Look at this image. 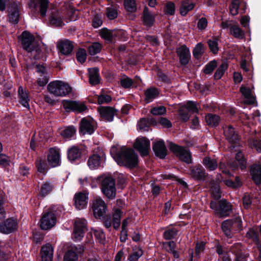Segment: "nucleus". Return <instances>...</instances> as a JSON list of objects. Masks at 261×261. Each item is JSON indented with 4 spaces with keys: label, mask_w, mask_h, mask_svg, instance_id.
<instances>
[{
    "label": "nucleus",
    "mask_w": 261,
    "mask_h": 261,
    "mask_svg": "<svg viewBox=\"0 0 261 261\" xmlns=\"http://www.w3.org/2000/svg\"><path fill=\"white\" fill-rule=\"evenodd\" d=\"M110 153L113 158L120 166L133 168L138 164V155L130 148H122L117 151L115 147H112Z\"/></svg>",
    "instance_id": "f257e3e1"
},
{
    "label": "nucleus",
    "mask_w": 261,
    "mask_h": 261,
    "mask_svg": "<svg viewBox=\"0 0 261 261\" xmlns=\"http://www.w3.org/2000/svg\"><path fill=\"white\" fill-rule=\"evenodd\" d=\"M19 38L23 49L36 58L41 50L39 42L34 36L28 31H24Z\"/></svg>",
    "instance_id": "f03ea898"
},
{
    "label": "nucleus",
    "mask_w": 261,
    "mask_h": 261,
    "mask_svg": "<svg viewBox=\"0 0 261 261\" xmlns=\"http://www.w3.org/2000/svg\"><path fill=\"white\" fill-rule=\"evenodd\" d=\"M48 92L56 97H64L71 93L72 88L69 84L62 81H54L47 85Z\"/></svg>",
    "instance_id": "7ed1b4c3"
},
{
    "label": "nucleus",
    "mask_w": 261,
    "mask_h": 261,
    "mask_svg": "<svg viewBox=\"0 0 261 261\" xmlns=\"http://www.w3.org/2000/svg\"><path fill=\"white\" fill-rule=\"evenodd\" d=\"M101 191L109 199H113L116 196V187L114 178L109 176H105L101 181Z\"/></svg>",
    "instance_id": "20e7f679"
},
{
    "label": "nucleus",
    "mask_w": 261,
    "mask_h": 261,
    "mask_svg": "<svg viewBox=\"0 0 261 261\" xmlns=\"http://www.w3.org/2000/svg\"><path fill=\"white\" fill-rule=\"evenodd\" d=\"M210 207L215 211V214L219 217H226L229 215L231 211V205L225 199L220 200L218 204L215 201H212Z\"/></svg>",
    "instance_id": "39448f33"
},
{
    "label": "nucleus",
    "mask_w": 261,
    "mask_h": 261,
    "mask_svg": "<svg viewBox=\"0 0 261 261\" xmlns=\"http://www.w3.org/2000/svg\"><path fill=\"white\" fill-rule=\"evenodd\" d=\"M242 221L239 218L226 220L222 224V229L228 238L232 237V233L238 231L241 227Z\"/></svg>",
    "instance_id": "423d86ee"
},
{
    "label": "nucleus",
    "mask_w": 261,
    "mask_h": 261,
    "mask_svg": "<svg viewBox=\"0 0 261 261\" xmlns=\"http://www.w3.org/2000/svg\"><path fill=\"white\" fill-rule=\"evenodd\" d=\"M91 208L94 216L96 218L101 219L105 217L107 211V206L101 198H95L92 202Z\"/></svg>",
    "instance_id": "0eeeda50"
},
{
    "label": "nucleus",
    "mask_w": 261,
    "mask_h": 261,
    "mask_svg": "<svg viewBox=\"0 0 261 261\" xmlns=\"http://www.w3.org/2000/svg\"><path fill=\"white\" fill-rule=\"evenodd\" d=\"M169 149L181 161L187 164L192 163V156L187 149L181 147L175 144L171 143Z\"/></svg>",
    "instance_id": "6e6552de"
},
{
    "label": "nucleus",
    "mask_w": 261,
    "mask_h": 261,
    "mask_svg": "<svg viewBox=\"0 0 261 261\" xmlns=\"http://www.w3.org/2000/svg\"><path fill=\"white\" fill-rule=\"evenodd\" d=\"M96 126V122L92 117H84L80 122V132L83 135H91L94 132Z\"/></svg>",
    "instance_id": "1a4fd4ad"
},
{
    "label": "nucleus",
    "mask_w": 261,
    "mask_h": 261,
    "mask_svg": "<svg viewBox=\"0 0 261 261\" xmlns=\"http://www.w3.org/2000/svg\"><path fill=\"white\" fill-rule=\"evenodd\" d=\"M63 106L67 112L73 111L77 113H82L87 110L86 105L81 101L64 100L63 101Z\"/></svg>",
    "instance_id": "9d476101"
},
{
    "label": "nucleus",
    "mask_w": 261,
    "mask_h": 261,
    "mask_svg": "<svg viewBox=\"0 0 261 261\" xmlns=\"http://www.w3.org/2000/svg\"><path fill=\"white\" fill-rule=\"evenodd\" d=\"M86 221L84 219H76L74 223V228L73 233V239L75 241H80L84 237L86 230Z\"/></svg>",
    "instance_id": "9b49d317"
},
{
    "label": "nucleus",
    "mask_w": 261,
    "mask_h": 261,
    "mask_svg": "<svg viewBox=\"0 0 261 261\" xmlns=\"http://www.w3.org/2000/svg\"><path fill=\"white\" fill-rule=\"evenodd\" d=\"M56 223V217L53 212L45 213L40 219L39 224L42 229L47 230L52 228Z\"/></svg>",
    "instance_id": "f8f14e48"
},
{
    "label": "nucleus",
    "mask_w": 261,
    "mask_h": 261,
    "mask_svg": "<svg viewBox=\"0 0 261 261\" xmlns=\"http://www.w3.org/2000/svg\"><path fill=\"white\" fill-rule=\"evenodd\" d=\"M134 147L138 150L141 155L146 156L150 150V141L146 138H138L134 144Z\"/></svg>",
    "instance_id": "ddd939ff"
},
{
    "label": "nucleus",
    "mask_w": 261,
    "mask_h": 261,
    "mask_svg": "<svg viewBox=\"0 0 261 261\" xmlns=\"http://www.w3.org/2000/svg\"><path fill=\"white\" fill-rule=\"evenodd\" d=\"M88 202V194L79 192L74 195V204L76 209L81 210L85 208L87 206Z\"/></svg>",
    "instance_id": "4468645a"
},
{
    "label": "nucleus",
    "mask_w": 261,
    "mask_h": 261,
    "mask_svg": "<svg viewBox=\"0 0 261 261\" xmlns=\"http://www.w3.org/2000/svg\"><path fill=\"white\" fill-rule=\"evenodd\" d=\"M105 159L103 151H99L98 154H93L89 158L88 165L91 169H95L101 165Z\"/></svg>",
    "instance_id": "2eb2a0df"
},
{
    "label": "nucleus",
    "mask_w": 261,
    "mask_h": 261,
    "mask_svg": "<svg viewBox=\"0 0 261 261\" xmlns=\"http://www.w3.org/2000/svg\"><path fill=\"white\" fill-rule=\"evenodd\" d=\"M17 229V222L16 220L10 218L4 223L0 224V232L4 234L13 232Z\"/></svg>",
    "instance_id": "dca6fc26"
},
{
    "label": "nucleus",
    "mask_w": 261,
    "mask_h": 261,
    "mask_svg": "<svg viewBox=\"0 0 261 261\" xmlns=\"http://www.w3.org/2000/svg\"><path fill=\"white\" fill-rule=\"evenodd\" d=\"M48 0H31L29 3L30 8H36L39 7V14L42 17L46 16V12L48 7Z\"/></svg>",
    "instance_id": "f3484780"
},
{
    "label": "nucleus",
    "mask_w": 261,
    "mask_h": 261,
    "mask_svg": "<svg viewBox=\"0 0 261 261\" xmlns=\"http://www.w3.org/2000/svg\"><path fill=\"white\" fill-rule=\"evenodd\" d=\"M176 53L181 65H187L190 60L191 55L189 49L185 45H181L176 49Z\"/></svg>",
    "instance_id": "a211bd4d"
},
{
    "label": "nucleus",
    "mask_w": 261,
    "mask_h": 261,
    "mask_svg": "<svg viewBox=\"0 0 261 261\" xmlns=\"http://www.w3.org/2000/svg\"><path fill=\"white\" fill-rule=\"evenodd\" d=\"M190 175L198 180H204L207 174L202 166L200 165L192 166L189 171Z\"/></svg>",
    "instance_id": "6ab92c4d"
},
{
    "label": "nucleus",
    "mask_w": 261,
    "mask_h": 261,
    "mask_svg": "<svg viewBox=\"0 0 261 261\" xmlns=\"http://www.w3.org/2000/svg\"><path fill=\"white\" fill-rule=\"evenodd\" d=\"M98 111L101 117L107 121H112L116 114V110L111 107H100Z\"/></svg>",
    "instance_id": "aec40b11"
},
{
    "label": "nucleus",
    "mask_w": 261,
    "mask_h": 261,
    "mask_svg": "<svg viewBox=\"0 0 261 261\" xmlns=\"http://www.w3.org/2000/svg\"><path fill=\"white\" fill-rule=\"evenodd\" d=\"M49 165L52 167H56L60 164V155L59 150L55 148L49 149L47 156Z\"/></svg>",
    "instance_id": "412c9836"
},
{
    "label": "nucleus",
    "mask_w": 261,
    "mask_h": 261,
    "mask_svg": "<svg viewBox=\"0 0 261 261\" xmlns=\"http://www.w3.org/2000/svg\"><path fill=\"white\" fill-rule=\"evenodd\" d=\"M57 47L62 54L67 55L72 52L73 45L68 40H60L58 42Z\"/></svg>",
    "instance_id": "4be33fe9"
},
{
    "label": "nucleus",
    "mask_w": 261,
    "mask_h": 261,
    "mask_svg": "<svg viewBox=\"0 0 261 261\" xmlns=\"http://www.w3.org/2000/svg\"><path fill=\"white\" fill-rule=\"evenodd\" d=\"M84 251L83 248L79 249L76 246H72L65 254L64 261H76L77 254L81 253Z\"/></svg>",
    "instance_id": "5701e85b"
},
{
    "label": "nucleus",
    "mask_w": 261,
    "mask_h": 261,
    "mask_svg": "<svg viewBox=\"0 0 261 261\" xmlns=\"http://www.w3.org/2000/svg\"><path fill=\"white\" fill-rule=\"evenodd\" d=\"M153 149L157 156L162 159L165 158L167 150L163 140L156 142L153 146Z\"/></svg>",
    "instance_id": "b1692460"
},
{
    "label": "nucleus",
    "mask_w": 261,
    "mask_h": 261,
    "mask_svg": "<svg viewBox=\"0 0 261 261\" xmlns=\"http://www.w3.org/2000/svg\"><path fill=\"white\" fill-rule=\"evenodd\" d=\"M54 249L49 244H46L42 247L41 255L42 261H52Z\"/></svg>",
    "instance_id": "393cba45"
},
{
    "label": "nucleus",
    "mask_w": 261,
    "mask_h": 261,
    "mask_svg": "<svg viewBox=\"0 0 261 261\" xmlns=\"http://www.w3.org/2000/svg\"><path fill=\"white\" fill-rule=\"evenodd\" d=\"M224 134L226 139L230 142L236 143L239 140V136L234 128L231 125L224 127Z\"/></svg>",
    "instance_id": "a878e982"
},
{
    "label": "nucleus",
    "mask_w": 261,
    "mask_h": 261,
    "mask_svg": "<svg viewBox=\"0 0 261 261\" xmlns=\"http://www.w3.org/2000/svg\"><path fill=\"white\" fill-rule=\"evenodd\" d=\"M50 24L54 27H61L64 24L63 17L58 11H53L49 16Z\"/></svg>",
    "instance_id": "bb28decb"
},
{
    "label": "nucleus",
    "mask_w": 261,
    "mask_h": 261,
    "mask_svg": "<svg viewBox=\"0 0 261 261\" xmlns=\"http://www.w3.org/2000/svg\"><path fill=\"white\" fill-rule=\"evenodd\" d=\"M252 179L256 185H261V157L259 164L255 165L251 171Z\"/></svg>",
    "instance_id": "cd10ccee"
},
{
    "label": "nucleus",
    "mask_w": 261,
    "mask_h": 261,
    "mask_svg": "<svg viewBox=\"0 0 261 261\" xmlns=\"http://www.w3.org/2000/svg\"><path fill=\"white\" fill-rule=\"evenodd\" d=\"M89 82L92 85L99 84L100 76L99 69L97 67L89 68L88 69Z\"/></svg>",
    "instance_id": "c85d7f7f"
},
{
    "label": "nucleus",
    "mask_w": 261,
    "mask_h": 261,
    "mask_svg": "<svg viewBox=\"0 0 261 261\" xmlns=\"http://www.w3.org/2000/svg\"><path fill=\"white\" fill-rule=\"evenodd\" d=\"M240 92L245 98V103L252 104L255 102V98L252 95L251 90L249 88L242 86L240 88Z\"/></svg>",
    "instance_id": "c756f323"
},
{
    "label": "nucleus",
    "mask_w": 261,
    "mask_h": 261,
    "mask_svg": "<svg viewBox=\"0 0 261 261\" xmlns=\"http://www.w3.org/2000/svg\"><path fill=\"white\" fill-rule=\"evenodd\" d=\"M18 95L20 103L25 108L29 109L30 105L29 101L30 100L28 97V93L24 91L22 87H19L18 88Z\"/></svg>",
    "instance_id": "7c9ffc66"
},
{
    "label": "nucleus",
    "mask_w": 261,
    "mask_h": 261,
    "mask_svg": "<svg viewBox=\"0 0 261 261\" xmlns=\"http://www.w3.org/2000/svg\"><path fill=\"white\" fill-rule=\"evenodd\" d=\"M202 164L209 171H214L218 167V162L215 159L205 156L203 158Z\"/></svg>",
    "instance_id": "2f4dec72"
},
{
    "label": "nucleus",
    "mask_w": 261,
    "mask_h": 261,
    "mask_svg": "<svg viewBox=\"0 0 261 261\" xmlns=\"http://www.w3.org/2000/svg\"><path fill=\"white\" fill-rule=\"evenodd\" d=\"M230 249L236 255L235 261H244L246 255L242 253L240 244H236L231 247Z\"/></svg>",
    "instance_id": "473e14b6"
},
{
    "label": "nucleus",
    "mask_w": 261,
    "mask_h": 261,
    "mask_svg": "<svg viewBox=\"0 0 261 261\" xmlns=\"http://www.w3.org/2000/svg\"><path fill=\"white\" fill-rule=\"evenodd\" d=\"M20 7L17 5H14L12 6L10 10V14L9 16V21L14 23H17L19 17Z\"/></svg>",
    "instance_id": "72a5a7b5"
},
{
    "label": "nucleus",
    "mask_w": 261,
    "mask_h": 261,
    "mask_svg": "<svg viewBox=\"0 0 261 261\" xmlns=\"http://www.w3.org/2000/svg\"><path fill=\"white\" fill-rule=\"evenodd\" d=\"M81 152L80 149L76 146H72L68 150V159L73 162L80 158Z\"/></svg>",
    "instance_id": "f704fd0d"
},
{
    "label": "nucleus",
    "mask_w": 261,
    "mask_h": 261,
    "mask_svg": "<svg viewBox=\"0 0 261 261\" xmlns=\"http://www.w3.org/2000/svg\"><path fill=\"white\" fill-rule=\"evenodd\" d=\"M195 7V4L190 0L183 1L180 8V13L182 16H185L189 11L192 10Z\"/></svg>",
    "instance_id": "c9c22d12"
},
{
    "label": "nucleus",
    "mask_w": 261,
    "mask_h": 261,
    "mask_svg": "<svg viewBox=\"0 0 261 261\" xmlns=\"http://www.w3.org/2000/svg\"><path fill=\"white\" fill-rule=\"evenodd\" d=\"M159 94L158 90L155 88L147 89L145 92V101L147 103L151 102Z\"/></svg>",
    "instance_id": "e433bc0d"
},
{
    "label": "nucleus",
    "mask_w": 261,
    "mask_h": 261,
    "mask_svg": "<svg viewBox=\"0 0 261 261\" xmlns=\"http://www.w3.org/2000/svg\"><path fill=\"white\" fill-rule=\"evenodd\" d=\"M154 15L151 14L145 7L143 11V22L147 27H150L154 23Z\"/></svg>",
    "instance_id": "4c0bfd02"
},
{
    "label": "nucleus",
    "mask_w": 261,
    "mask_h": 261,
    "mask_svg": "<svg viewBox=\"0 0 261 261\" xmlns=\"http://www.w3.org/2000/svg\"><path fill=\"white\" fill-rule=\"evenodd\" d=\"M230 33L234 38L237 39H243L245 37L244 31L237 24H233L230 26Z\"/></svg>",
    "instance_id": "58836bf2"
},
{
    "label": "nucleus",
    "mask_w": 261,
    "mask_h": 261,
    "mask_svg": "<svg viewBox=\"0 0 261 261\" xmlns=\"http://www.w3.org/2000/svg\"><path fill=\"white\" fill-rule=\"evenodd\" d=\"M75 133V128L73 126H70L62 130L61 135L64 138L71 139L74 137Z\"/></svg>",
    "instance_id": "ea45409f"
},
{
    "label": "nucleus",
    "mask_w": 261,
    "mask_h": 261,
    "mask_svg": "<svg viewBox=\"0 0 261 261\" xmlns=\"http://www.w3.org/2000/svg\"><path fill=\"white\" fill-rule=\"evenodd\" d=\"M220 120V117L215 114H208L205 116V121L207 125L212 126H216Z\"/></svg>",
    "instance_id": "a19ab883"
},
{
    "label": "nucleus",
    "mask_w": 261,
    "mask_h": 261,
    "mask_svg": "<svg viewBox=\"0 0 261 261\" xmlns=\"http://www.w3.org/2000/svg\"><path fill=\"white\" fill-rule=\"evenodd\" d=\"M122 212L119 209H116L114 211L113 216V225L115 229L119 228L120 224V219Z\"/></svg>",
    "instance_id": "79ce46f5"
},
{
    "label": "nucleus",
    "mask_w": 261,
    "mask_h": 261,
    "mask_svg": "<svg viewBox=\"0 0 261 261\" xmlns=\"http://www.w3.org/2000/svg\"><path fill=\"white\" fill-rule=\"evenodd\" d=\"M100 37L106 41L111 42L113 38V32L107 29H102L100 32Z\"/></svg>",
    "instance_id": "37998d69"
},
{
    "label": "nucleus",
    "mask_w": 261,
    "mask_h": 261,
    "mask_svg": "<svg viewBox=\"0 0 261 261\" xmlns=\"http://www.w3.org/2000/svg\"><path fill=\"white\" fill-rule=\"evenodd\" d=\"M189 112L192 113H198L200 106L198 103L192 101H188L184 106Z\"/></svg>",
    "instance_id": "c03bdc74"
},
{
    "label": "nucleus",
    "mask_w": 261,
    "mask_h": 261,
    "mask_svg": "<svg viewBox=\"0 0 261 261\" xmlns=\"http://www.w3.org/2000/svg\"><path fill=\"white\" fill-rule=\"evenodd\" d=\"M36 165L38 172L44 174L46 173L47 165L44 160L38 159L36 161Z\"/></svg>",
    "instance_id": "a18cd8bd"
},
{
    "label": "nucleus",
    "mask_w": 261,
    "mask_h": 261,
    "mask_svg": "<svg viewBox=\"0 0 261 261\" xmlns=\"http://www.w3.org/2000/svg\"><path fill=\"white\" fill-rule=\"evenodd\" d=\"M124 6L126 11L129 12H134L137 9L134 0H124Z\"/></svg>",
    "instance_id": "49530a36"
},
{
    "label": "nucleus",
    "mask_w": 261,
    "mask_h": 261,
    "mask_svg": "<svg viewBox=\"0 0 261 261\" xmlns=\"http://www.w3.org/2000/svg\"><path fill=\"white\" fill-rule=\"evenodd\" d=\"M101 49V45L98 42H94L89 46L88 50L91 55L99 53Z\"/></svg>",
    "instance_id": "de8ad7c7"
},
{
    "label": "nucleus",
    "mask_w": 261,
    "mask_h": 261,
    "mask_svg": "<svg viewBox=\"0 0 261 261\" xmlns=\"http://www.w3.org/2000/svg\"><path fill=\"white\" fill-rule=\"evenodd\" d=\"M228 67L226 63H223L220 67L217 69L214 74V78L217 80L220 79L224 74L225 71Z\"/></svg>",
    "instance_id": "09e8293b"
},
{
    "label": "nucleus",
    "mask_w": 261,
    "mask_h": 261,
    "mask_svg": "<svg viewBox=\"0 0 261 261\" xmlns=\"http://www.w3.org/2000/svg\"><path fill=\"white\" fill-rule=\"evenodd\" d=\"M143 255L142 250L139 248L133 249V252L128 258L129 261H137Z\"/></svg>",
    "instance_id": "8fccbe9b"
},
{
    "label": "nucleus",
    "mask_w": 261,
    "mask_h": 261,
    "mask_svg": "<svg viewBox=\"0 0 261 261\" xmlns=\"http://www.w3.org/2000/svg\"><path fill=\"white\" fill-rule=\"evenodd\" d=\"M240 4V0H231V2L229 6V10L232 15H236L238 13V9Z\"/></svg>",
    "instance_id": "3c124183"
},
{
    "label": "nucleus",
    "mask_w": 261,
    "mask_h": 261,
    "mask_svg": "<svg viewBox=\"0 0 261 261\" xmlns=\"http://www.w3.org/2000/svg\"><path fill=\"white\" fill-rule=\"evenodd\" d=\"M224 182L227 187L232 188H238L241 186V182L238 176L236 177L234 181L231 179H225Z\"/></svg>",
    "instance_id": "603ef678"
},
{
    "label": "nucleus",
    "mask_w": 261,
    "mask_h": 261,
    "mask_svg": "<svg viewBox=\"0 0 261 261\" xmlns=\"http://www.w3.org/2000/svg\"><path fill=\"white\" fill-rule=\"evenodd\" d=\"M207 43L211 51H212L215 54H217L218 51V39L216 38H213L208 40Z\"/></svg>",
    "instance_id": "864d4df0"
},
{
    "label": "nucleus",
    "mask_w": 261,
    "mask_h": 261,
    "mask_svg": "<svg viewBox=\"0 0 261 261\" xmlns=\"http://www.w3.org/2000/svg\"><path fill=\"white\" fill-rule=\"evenodd\" d=\"M92 233L100 243H103L104 240L105 239V234L101 229H93Z\"/></svg>",
    "instance_id": "5fc2aeb1"
},
{
    "label": "nucleus",
    "mask_w": 261,
    "mask_h": 261,
    "mask_svg": "<svg viewBox=\"0 0 261 261\" xmlns=\"http://www.w3.org/2000/svg\"><path fill=\"white\" fill-rule=\"evenodd\" d=\"M204 48L203 45L201 43H199L194 48L193 54L195 58H198L204 53Z\"/></svg>",
    "instance_id": "6e6d98bb"
},
{
    "label": "nucleus",
    "mask_w": 261,
    "mask_h": 261,
    "mask_svg": "<svg viewBox=\"0 0 261 261\" xmlns=\"http://www.w3.org/2000/svg\"><path fill=\"white\" fill-rule=\"evenodd\" d=\"M52 190V186L48 182H44L41 188L40 195L42 196H45Z\"/></svg>",
    "instance_id": "4d7b16f0"
},
{
    "label": "nucleus",
    "mask_w": 261,
    "mask_h": 261,
    "mask_svg": "<svg viewBox=\"0 0 261 261\" xmlns=\"http://www.w3.org/2000/svg\"><path fill=\"white\" fill-rule=\"evenodd\" d=\"M150 112L153 115H163L166 114V109L164 106L155 107L151 109Z\"/></svg>",
    "instance_id": "13d9d810"
},
{
    "label": "nucleus",
    "mask_w": 261,
    "mask_h": 261,
    "mask_svg": "<svg viewBox=\"0 0 261 261\" xmlns=\"http://www.w3.org/2000/svg\"><path fill=\"white\" fill-rule=\"evenodd\" d=\"M179 115L184 121H187L190 118L189 111L184 106L180 107L179 109Z\"/></svg>",
    "instance_id": "bf43d9fd"
},
{
    "label": "nucleus",
    "mask_w": 261,
    "mask_h": 261,
    "mask_svg": "<svg viewBox=\"0 0 261 261\" xmlns=\"http://www.w3.org/2000/svg\"><path fill=\"white\" fill-rule=\"evenodd\" d=\"M236 159L238 162L240 168L242 169H244L246 167V162L245 160L243 153L242 152H238L236 155Z\"/></svg>",
    "instance_id": "052dcab7"
},
{
    "label": "nucleus",
    "mask_w": 261,
    "mask_h": 261,
    "mask_svg": "<svg viewBox=\"0 0 261 261\" xmlns=\"http://www.w3.org/2000/svg\"><path fill=\"white\" fill-rule=\"evenodd\" d=\"M177 233V230L174 228H172L164 232V237L166 240H170L176 237Z\"/></svg>",
    "instance_id": "680f3d73"
},
{
    "label": "nucleus",
    "mask_w": 261,
    "mask_h": 261,
    "mask_svg": "<svg viewBox=\"0 0 261 261\" xmlns=\"http://www.w3.org/2000/svg\"><path fill=\"white\" fill-rule=\"evenodd\" d=\"M87 58L86 51L84 49H80L76 54V59L77 61L83 63L85 62Z\"/></svg>",
    "instance_id": "e2e57ef3"
},
{
    "label": "nucleus",
    "mask_w": 261,
    "mask_h": 261,
    "mask_svg": "<svg viewBox=\"0 0 261 261\" xmlns=\"http://www.w3.org/2000/svg\"><path fill=\"white\" fill-rule=\"evenodd\" d=\"M149 122L144 118L141 119L138 123V128L141 131L148 130Z\"/></svg>",
    "instance_id": "0e129e2a"
},
{
    "label": "nucleus",
    "mask_w": 261,
    "mask_h": 261,
    "mask_svg": "<svg viewBox=\"0 0 261 261\" xmlns=\"http://www.w3.org/2000/svg\"><path fill=\"white\" fill-rule=\"evenodd\" d=\"M216 66V62L215 61H212L205 66L203 71L205 74H210L213 72Z\"/></svg>",
    "instance_id": "69168bd1"
},
{
    "label": "nucleus",
    "mask_w": 261,
    "mask_h": 261,
    "mask_svg": "<svg viewBox=\"0 0 261 261\" xmlns=\"http://www.w3.org/2000/svg\"><path fill=\"white\" fill-rule=\"evenodd\" d=\"M133 83L132 80L126 76L123 77L120 81L121 85L124 88H130Z\"/></svg>",
    "instance_id": "338daca9"
},
{
    "label": "nucleus",
    "mask_w": 261,
    "mask_h": 261,
    "mask_svg": "<svg viewBox=\"0 0 261 261\" xmlns=\"http://www.w3.org/2000/svg\"><path fill=\"white\" fill-rule=\"evenodd\" d=\"M175 5L172 2H168L165 8V13L169 15H173L175 11Z\"/></svg>",
    "instance_id": "774afa93"
}]
</instances>
